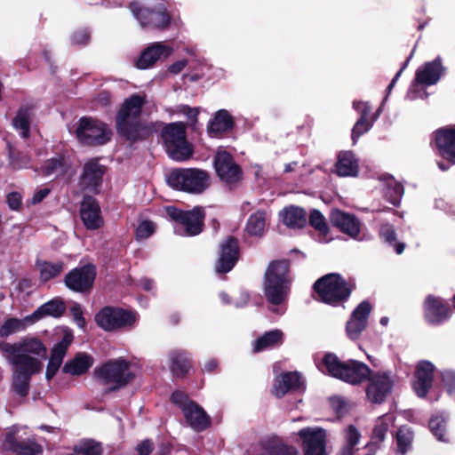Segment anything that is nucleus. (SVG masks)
<instances>
[{"label":"nucleus","mask_w":455,"mask_h":455,"mask_svg":"<svg viewBox=\"0 0 455 455\" xmlns=\"http://www.w3.org/2000/svg\"><path fill=\"white\" fill-rule=\"evenodd\" d=\"M146 103L145 94H133L124 101L117 113V132L130 140L146 139L156 131L152 124L140 121L142 107Z\"/></svg>","instance_id":"obj_2"},{"label":"nucleus","mask_w":455,"mask_h":455,"mask_svg":"<svg viewBox=\"0 0 455 455\" xmlns=\"http://www.w3.org/2000/svg\"><path fill=\"white\" fill-rule=\"evenodd\" d=\"M165 212L176 222V234L192 236L203 230L204 212L202 207L196 206L190 211H181L174 206H167Z\"/></svg>","instance_id":"obj_9"},{"label":"nucleus","mask_w":455,"mask_h":455,"mask_svg":"<svg viewBox=\"0 0 455 455\" xmlns=\"http://www.w3.org/2000/svg\"><path fill=\"white\" fill-rule=\"evenodd\" d=\"M37 267L40 271L41 279L44 281H48L57 276L63 269L62 262L51 263L42 261L37 263Z\"/></svg>","instance_id":"obj_43"},{"label":"nucleus","mask_w":455,"mask_h":455,"mask_svg":"<svg viewBox=\"0 0 455 455\" xmlns=\"http://www.w3.org/2000/svg\"><path fill=\"white\" fill-rule=\"evenodd\" d=\"M130 9L142 27L163 29L169 26L171 16L164 6L156 10L141 8L137 3H132Z\"/></svg>","instance_id":"obj_16"},{"label":"nucleus","mask_w":455,"mask_h":455,"mask_svg":"<svg viewBox=\"0 0 455 455\" xmlns=\"http://www.w3.org/2000/svg\"><path fill=\"white\" fill-rule=\"evenodd\" d=\"M412 438V432L410 428L405 427H401L396 433L397 451L404 454L411 449Z\"/></svg>","instance_id":"obj_46"},{"label":"nucleus","mask_w":455,"mask_h":455,"mask_svg":"<svg viewBox=\"0 0 455 455\" xmlns=\"http://www.w3.org/2000/svg\"><path fill=\"white\" fill-rule=\"evenodd\" d=\"M0 352L12 366L14 391L20 396H26L32 376L43 370L46 347L38 338L26 336L14 343H0Z\"/></svg>","instance_id":"obj_1"},{"label":"nucleus","mask_w":455,"mask_h":455,"mask_svg":"<svg viewBox=\"0 0 455 455\" xmlns=\"http://www.w3.org/2000/svg\"><path fill=\"white\" fill-rule=\"evenodd\" d=\"M331 403L337 411H339L341 410L342 404H343V401L341 398H339V397L332 398Z\"/></svg>","instance_id":"obj_64"},{"label":"nucleus","mask_w":455,"mask_h":455,"mask_svg":"<svg viewBox=\"0 0 455 455\" xmlns=\"http://www.w3.org/2000/svg\"><path fill=\"white\" fill-rule=\"evenodd\" d=\"M14 128L20 132L23 138H27L29 134L30 115L28 110H20L13 119Z\"/></svg>","instance_id":"obj_44"},{"label":"nucleus","mask_w":455,"mask_h":455,"mask_svg":"<svg viewBox=\"0 0 455 455\" xmlns=\"http://www.w3.org/2000/svg\"><path fill=\"white\" fill-rule=\"evenodd\" d=\"M314 288L321 301L335 306L349 298L355 283L346 281L339 274L331 273L318 279Z\"/></svg>","instance_id":"obj_5"},{"label":"nucleus","mask_w":455,"mask_h":455,"mask_svg":"<svg viewBox=\"0 0 455 455\" xmlns=\"http://www.w3.org/2000/svg\"><path fill=\"white\" fill-rule=\"evenodd\" d=\"M35 323V316H32V315H27L24 318H9L1 326L0 335L2 337H8L12 334L23 331Z\"/></svg>","instance_id":"obj_35"},{"label":"nucleus","mask_w":455,"mask_h":455,"mask_svg":"<svg viewBox=\"0 0 455 455\" xmlns=\"http://www.w3.org/2000/svg\"><path fill=\"white\" fill-rule=\"evenodd\" d=\"M7 203L12 210H18L21 204V196L17 192H12L7 196Z\"/></svg>","instance_id":"obj_56"},{"label":"nucleus","mask_w":455,"mask_h":455,"mask_svg":"<svg viewBox=\"0 0 455 455\" xmlns=\"http://www.w3.org/2000/svg\"><path fill=\"white\" fill-rule=\"evenodd\" d=\"M138 319L135 312L121 307H105L94 317L98 326L106 331L131 328Z\"/></svg>","instance_id":"obj_11"},{"label":"nucleus","mask_w":455,"mask_h":455,"mask_svg":"<svg viewBox=\"0 0 455 455\" xmlns=\"http://www.w3.org/2000/svg\"><path fill=\"white\" fill-rule=\"evenodd\" d=\"M64 310L65 306L61 301L51 300L42 305L31 315L32 316H35V322L36 323L41 318L46 315L58 317L62 315Z\"/></svg>","instance_id":"obj_38"},{"label":"nucleus","mask_w":455,"mask_h":455,"mask_svg":"<svg viewBox=\"0 0 455 455\" xmlns=\"http://www.w3.org/2000/svg\"><path fill=\"white\" fill-rule=\"evenodd\" d=\"M330 219L334 226L349 236L355 238L359 235L360 222L354 215L335 209L331 211Z\"/></svg>","instance_id":"obj_28"},{"label":"nucleus","mask_w":455,"mask_h":455,"mask_svg":"<svg viewBox=\"0 0 455 455\" xmlns=\"http://www.w3.org/2000/svg\"><path fill=\"white\" fill-rule=\"evenodd\" d=\"M68 166V160L61 156H58L56 157H53V158L48 160L45 163V165L44 167V173L45 175L63 174V173H65Z\"/></svg>","instance_id":"obj_41"},{"label":"nucleus","mask_w":455,"mask_h":455,"mask_svg":"<svg viewBox=\"0 0 455 455\" xmlns=\"http://www.w3.org/2000/svg\"><path fill=\"white\" fill-rule=\"evenodd\" d=\"M97 101L102 106H108L111 101L109 93L107 92H100L97 97Z\"/></svg>","instance_id":"obj_63"},{"label":"nucleus","mask_w":455,"mask_h":455,"mask_svg":"<svg viewBox=\"0 0 455 455\" xmlns=\"http://www.w3.org/2000/svg\"><path fill=\"white\" fill-rule=\"evenodd\" d=\"M429 427L432 433L439 441L445 442V419L443 417H434L430 419Z\"/></svg>","instance_id":"obj_48"},{"label":"nucleus","mask_w":455,"mask_h":455,"mask_svg":"<svg viewBox=\"0 0 455 455\" xmlns=\"http://www.w3.org/2000/svg\"><path fill=\"white\" fill-rule=\"evenodd\" d=\"M70 342L71 338L65 335L63 339L52 347L49 361L61 365Z\"/></svg>","instance_id":"obj_45"},{"label":"nucleus","mask_w":455,"mask_h":455,"mask_svg":"<svg viewBox=\"0 0 455 455\" xmlns=\"http://www.w3.org/2000/svg\"><path fill=\"white\" fill-rule=\"evenodd\" d=\"M95 275V267L88 264L69 272L65 278V283L70 290L84 292L92 287Z\"/></svg>","instance_id":"obj_18"},{"label":"nucleus","mask_w":455,"mask_h":455,"mask_svg":"<svg viewBox=\"0 0 455 455\" xmlns=\"http://www.w3.org/2000/svg\"><path fill=\"white\" fill-rule=\"evenodd\" d=\"M94 373L103 384L110 387L111 390L125 387L134 378L130 363L123 358L108 361L95 369Z\"/></svg>","instance_id":"obj_8"},{"label":"nucleus","mask_w":455,"mask_h":455,"mask_svg":"<svg viewBox=\"0 0 455 455\" xmlns=\"http://www.w3.org/2000/svg\"><path fill=\"white\" fill-rule=\"evenodd\" d=\"M187 65H188V60H178V61L172 63L169 67V71L172 74H174V75L179 74V73H180L185 68V67Z\"/></svg>","instance_id":"obj_60"},{"label":"nucleus","mask_w":455,"mask_h":455,"mask_svg":"<svg viewBox=\"0 0 455 455\" xmlns=\"http://www.w3.org/2000/svg\"><path fill=\"white\" fill-rule=\"evenodd\" d=\"M72 310L74 312V317H75V321H76V324L80 328H84L85 325V320L82 315V311L80 309V307L78 305H76L73 307Z\"/></svg>","instance_id":"obj_61"},{"label":"nucleus","mask_w":455,"mask_h":455,"mask_svg":"<svg viewBox=\"0 0 455 455\" xmlns=\"http://www.w3.org/2000/svg\"><path fill=\"white\" fill-rule=\"evenodd\" d=\"M170 361L171 371L176 377H183L190 368L188 358L181 352L174 351L171 353Z\"/></svg>","instance_id":"obj_39"},{"label":"nucleus","mask_w":455,"mask_h":455,"mask_svg":"<svg viewBox=\"0 0 455 455\" xmlns=\"http://www.w3.org/2000/svg\"><path fill=\"white\" fill-rule=\"evenodd\" d=\"M89 40V33L86 30H80L72 36V42L76 44H86Z\"/></svg>","instance_id":"obj_57"},{"label":"nucleus","mask_w":455,"mask_h":455,"mask_svg":"<svg viewBox=\"0 0 455 455\" xmlns=\"http://www.w3.org/2000/svg\"><path fill=\"white\" fill-rule=\"evenodd\" d=\"M322 371L350 384H358L369 378L371 370L363 363L351 360L341 363L334 355H326L323 360Z\"/></svg>","instance_id":"obj_4"},{"label":"nucleus","mask_w":455,"mask_h":455,"mask_svg":"<svg viewBox=\"0 0 455 455\" xmlns=\"http://www.w3.org/2000/svg\"><path fill=\"white\" fill-rule=\"evenodd\" d=\"M371 310V306L370 303L363 301L353 311L346 325V332L350 339H357L366 328Z\"/></svg>","instance_id":"obj_20"},{"label":"nucleus","mask_w":455,"mask_h":455,"mask_svg":"<svg viewBox=\"0 0 455 455\" xmlns=\"http://www.w3.org/2000/svg\"><path fill=\"white\" fill-rule=\"evenodd\" d=\"M11 165L14 169H22L29 166V157L21 152L10 153Z\"/></svg>","instance_id":"obj_49"},{"label":"nucleus","mask_w":455,"mask_h":455,"mask_svg":"<svg viewBox=\"0 0 455 455\" xmlns=\"http://www.w3.org/2000/svg\"><path fill=\"white\" fill-rule=\"evenodd\" d=\"M162 137L169 156L176 161H185L193 155V148L186 140V125L172 123L165 126Z\"/></svg>","instance_id":"obj_7"},{"label":"nucleus","mask_w":455,"mask_h":455,"mask_svg":"<svg viewBox=\"0 0 455 455\" xmlns=\"http://www.w3.org/2000/svg\"><path fill=\"white\" fill-rule=\"evenodd\" d=\"M178 111L188 117L191 124H196L199 113L198 108L183 105L179 107Z\"/></svg>","instance_id":"obj_55"},{"label":"nucleus","mask_w":455,"mask_h":455,"mask_svg":"<svg viewBox=\"0 0 455 455\" xmlns=\"http://www.w3.org/2000/svg\"><path fill=\"white\" fill-rule=\"evenodd\" d=\"M385 195L387 199L393 204H397L403 195V186L392 177L385 180Z\"/></svg>","instance_id":"obj_40"},{"label":"nucleus","mask_w":455,"mask_h":455,"mask_svg":"<svg viewBox=\"0 0 455 455\" xmlns=\"http://www.w3.org/2000/svg\"><path fill=\"white\" fill-rule=\"evenodd\" d=\"M173 52L172 46L156 42L147 47L138 60L136 66L140 69L151 68L157 60L168 58Z\"/></svg>","instance_id":"obj_21"},{"label":"nucleus","mask_w":455,"mask_h":455,"mask_svg":"<svg viewBox=\"0 0 455 455\" xmlns=\"http://www.w3.org/2000/svg\"><path fill=\"white\" fill-rule=\"evenodd\" d=\"M304 382L298 372H284L275 378L272 393L275 396L280 398L289 391L302 388Z\"/></svg>","instance_id":"obj_25"},{"label":"nucleus","mask_w":455,"mask_h":455,"mask_svg":"<svg viewBox=\"0 0 455 455\" xmlns=\"http://www.w3.org/2000/svg\"><path fill=\"white\" fill-rule=\"evenodd\" d=\"M393 423L394 416L391 414H387L379 418L373 430V438L382 442L385 439L389 426Z\"/></svg>","instance_id":"obj_47"},{"label":"nucleus","mask_w":455,"mask_h":455,"mask_svg":"<svg viewBox=\"0 0 455 455\" xmlns=\"http://www.w3.org/2000/svg\"><path fill=\"white\" fill-rule=\"evenodd\" d=\"M283 343V332L280 330H273L259 337L254 343V352L273 347Z\"/></svg>","instance_id":"obj_36"},{"label":"nucleus","mask_w":455,"mask_h":455,"mask_svg":"<svg viewBox=\"0 0 455 455\" xmlns=\"http://www.w3.org/2000/svg\"><path fill=\"white\" fill-rule=\"evenodd\" d=\"M425 315L428 322L439 323L449 315V309L440 299L428 296L425 300Z\"/></svg>","instance_id":"obj_29"},{"label":"nucleus","mask_w":455,"mask_h":455,"mask_svg":"<svg viewBox=\"0 0 455 455\" xmlns=\"http://www.w3.org/2000/svg\"><path fill=\"white\" fill-rule=\"evenodd\" d=\"M4 447L17 455H38L43 452V447L30 438L25 427L10 428L4 441Z\"/></svg>","instance_id":"obj_13"},{"label":"nucleus","mask_w":455,"mask_h":455,"mask_svg":"<svg viewBox=\"0 0 455 455\" xmlns=\"http://www.w3.org/2000/svg\"><path fill=\"white\" fill-rule=\"evenodd\" d=\"M155 225L153 222L149 220L141 221L137 229H136V236L138 239H146L149 237L155 231Z\"/></svg>","instance_id":"obj_50"},{"label":"nucleus","mask_w":455,"mask_h":455,"mask_svg":"<svg viewBox=\"0 0 455 455\" xmlns=\"http://www.w3.org/2000/svg\"><path fill=\"white\" fill-rule=\"evenodd\" d=\"M444 71L445 68L443 66L440 57L424 63L416 70L415 79L408 91L407 97L410 100L427 97L426 92H423L422 94L419 92V86L435 84L443 76Z\"/></svg>","instance_id":"obj_12"},{"label":"nucleus","mask_w":455,"mask_h":455,"mask_svg":"<svg viewBox=\"0 0 455 455\" xmlns=\"http://www.w3.org/2000/svg\"><path fill=\"white\" fill-rule=\"evenodd\" d=\"M435 142L438 153L451 164H455V126L445 127L435 132Z\"/></svg>","instance_id":"obj_22"},{"label":"nucleus","mask_w":455,"mask_h":455,"mask_svg":"<svg viewBox=\"0 0 455 455\" xmlns=\"http://www.w3.org/2000/svg\"><path fill=\"white\" fill-rule=\"evenodd\" d=\"M50 193V189L47 188H40L36 191L32 196L31 203L33 204H39L42 202Z\"/></svg>","instance_id":"obj_58"},{"label":"nucleus","mask_w":455,"mask_h":455,"mask_svg":"<svg viewBox=\"0 0 455 455\" xmlns=\"http://www.w3.org/2000/svg\"><path fill=\"white\" fill-rule=\"evenodd\" d=\"M434 365L427 361L419 363L415 371L413 389L418 396L425 397L432 386L434 376Z\"/></svg>","instance_id":"obj_24"},{"label":"nucleus","mask_w":455,"mask_h":455,"mask_svg":"<svg viewBox=\"0 0 455 455\" xmlns=\"http://www.w3.org/2000/svg\"><path fill=\"white\" fill-rule=\"evenodd\" d=\"M102 451L101 443L91 439L81 441L74 448L78 455H101Z\"/></svg>","instance_id":"obj_42"},{"label":"nucleus","mask_w":455,"mask_h":455,"mask_svg":"<svg viewBox=\"0 0 455 455\" xmlns=\"http://www.w3.org/2000/svg\"><path fill=\"white\" fill-rule=\"evenodd\" d=\"M60 367V364L49 361L45 371L46 379H52L59 371Z\"/></svg>","instance_id":"obj_59"},{"label":"nucleus","mask_w":455,"mask_h":455,"mask_svg":"<svg viewBox=\"0 0 455 455\" xmlns=\"http://www.w3.org/2000/svg\"><path fill=\"white\" fill-rule=\"evenodd\" d=\"M380 236L386 242L392 244L395 242V232L393 226L389 224H384L380 228Z\"/></svg>","instance_id":"obj_52"},{"label":"nucleus","mask_w":455,"mask_h":455,"mask_svg":"<svg viewBox=\"0 0 455 455\" xmlns=\"http://www.w3.org/2000/svg\"><path fill=\"white\" fill-rule=\"evenodd\" d=\"M297 435L301 441L304 455H327L325 429L320 427H304Z\"/></svg>","instance_id":"obj_15"},{"label":"nucleus","mask_w":455,"mask_h":455,"mask_svg":"<svg viewBox=\"0 0 455 455\" xmlns=\"http://www.w3.org/2000/svg\"><path fill=\"white\" fill-rule=\"evenodd\" d=\"M92 363L93 358L90 355L79 353L64 365L63 371L71 375H81L86 372Z\"/></svg>","instance_id":"obj_34"},{"label":"nucleus","mask_w":455,"mask_h":455,"mask_svg":"<svg viewBox=\"0 0 455 455\" xmlns=\"http://www.w3.org/2000/svg\"><path fill=\"white\" fill-rule=\"evenodd\" d=\"M105 166L97 159H90L84 164L79 184L83 189L95 190L101 183Z\"/></svg>","instance_id":"obj_23"},{"label":"nucleus","mask_w":455,"mask_h":455,"mask_svg":"<svg viewBox=\"0 0 455 455\" xmlns=\"http://www.w3.org/2000/svg\"><path fill=\"white\" fill-rule=\"evenodd\" d=\"M167 183L173 188L190 194H202L211 184L209 173L197 168H181L172 171Z\"/></svg>","instance_id":"obj_6"},{"label":"nucleus","mask_w":455,"mask_h":455,"mask_svg":"<svg viewBox=\"0 0 455 455\" xmlns=\"http://www.w3.org/2000/svg\"><path fill=\"white\" fill-rule=\"evenodd\" d=\"M360 434L355 427L349 426L346 430L347 447L353 448L359 441Z\"/></svg>","instance_id":"obj_54"},{"label":"nucleus","mask_w":455,"mask_h":455,"mask_svg":"<svg viewBox=\"0 0 455 455\" xmlns=\"http://www.w3.org/2000/svg\"><path fill=\"white\" fill-rule=\"evenodd\" d=\"M336 172L341 177H355L358 174V163L351 151H344L339 154Z\"/></svg>","instance_id":"obj_31"},{"label":"nucleus","mask_w":455,"mask_h":455,"mask_svg":"<svg viewBox=\"0 0 455 455\" xmlns=\"http://www.w3.org/2000/svg\"><path fill=\"white\" fill-rule=\"evenodd\" d=\"M290 285L288 261L271 262L265 273L264 282V292L267 301L274 306L281 305L287 298Z\"/></svg>","instance_id":"obj_3"},{"label":"nucleus","mask_w":455,"mask_h":455,"mask_svg":"<svg viewBox=\"0 0 455 455\" xmlns=\"http://www.w3.org/2000/svg\"><path fill=\"white\" fill-rule=\"evenodd\" d=\"M238 259L237 240L229 237L220 245V258L216 265L218 273H227L235 266Z\"/></svg>","instance_id":"obj_26"},{"label":"nucleus","mask_w":455,"mask_h":455,"mask_svg":"<svg viewBox=\"0 0 455 455\" xmlns=\"http://www.w3.org/2000/svg\"><path fill=\"white\" fill-rule=\"evenodd\" d=\"M172 401L181 410L188 425L192 429L201 432L210 427V417L199 404L190 400L185 393L181 391L173 392Z\"/></svg>","instance_id":"obj_10"},{"label":"nucleus","mask_w":455,"mask_h":455,"mask_svg":"<svg viewBox=\"0 0 455 455\" xmlns=\"http://www.w3.org/2000/svg\"><path fill=\"white\" fill-rule=\"evenodd\" d=\"M267 214L264 211H258L248 219L245 230L252 236H261L266 228Z\"/></svg>","instance_id":"obj_37"},{"label":"nucleus","mask_w":455,"mask_h":455,"mask_svg":"<svg viewBox=\"0 0 455 455\" xmlns=\"http://www.w3.org/2000/svg\"><path fill=\"white\" fill-rule=\"evenodd\" d=\"M214 165L218 176L224 182L232 184L241 179L239 166L234 162L231 155L225 150L217 152Z\"/></svg>","instance_id":"obj_19"},{"label":"nucleus","mask_w":455,"mask_h":455,"mask_svg":"<svg viewBox=\"0 0 455 455\" xmlns=\"http://www.w3.org/2000/svg\"><path fill=\"white\" fill-rule=\"evenodd\" d=\"M394 379L387 373H377L369 379L366 395L370 402L382 403L391 394Z\"/></svg>","instance_id":"obj_17"},{"label":"nucleus","mask_w":455,"mask_h":455,"mask_svg":"<svg viewBox=\"0 0 455 455\" xmlns=\"http://www.w3.org/2000/svg\"><path fill=\"white\" fill-rule=\"evenodd\" d=\"M139 455H149L153 451V444L150 441L145 440L138 445ZM169 452V447H164L161 455H166Z\"/></svg>","instance_id":"obj_53"},{"label":"nucleus","mask_w":455,"mask_h":455,"mask_svg":"<svg viewBox=\"0 0 455 455\" xmlns=\"http://www.w3.org/2000/svg\"><path fill=\"white\" fill-rule=\"evenodd\" d=\"M412 56V53L411 54V56L407 59V60L403 63V67L400 68V70L396 73V75L394 76V78L392 79L391 83L389 84L388 87H387V92L388 93L392 91V89L394 88L395 84H396L397 80L399 79L401 74L403 73V71L406 68Z\"/></svg>","instance_id":"obj_62"},{"label":"nucleus","mask_w":455,"mask_h":455,"mask_svg":"<svg viewBox=\"0 0 455 455\" xmlns=\"http://www.w3.org/2000/svg\"><path fill=\"white\" fill-rule=\"evenodd\" d=\"M283 223L290 228H301L307 223V214L302 208L289 206L280 212Z\"/></svg>","instance_id":"obj_33"},{"label":"nucleus","mask_w":455,"mask_h":455,"mask_svg":"<svg viewBox=\"0 0 455 455\" xmlns=\"http://www.w3.org/2000/svg\"><path fill=\"white\" fill-rule=\"evenodd\" d=\"M233 127V119L225 109L217 111L208 125V133L212 137H217L230 131Z\"/></svg>","instance_id":"obj_30"},{"label":"nucleus","mask_w":455,"mask_h":455,"mask_svg":"<svg viewBox=\"0 0 455 455\" xmlns=\"http://www.w3.org/2000/svg\"><path fill=\"white\" fill-rule=\"evenodd\" d=\"M81 219L87 228L97 229L103 225L97 202L90 196L84 197L80 209Z\"/></svg>","instance_id":"obj_27"},{"label":"nucleus","mask_w":455,"mask_h":455,"mask_svg":"<svg viewBox=\"0 0 455 455\" xmlns=\"http://www.w3.org/2000/svg\"><path fill=\"white\" fill-rule=\"evenodd\" d=\"M354 108L360 113L361 116L358 119V121L354 125L353 131H352V139L354 143L357 140V139L370 130L371 127L372 122H370L368 120V115L370 113V107L368 106V103L358 101L354 102Z\"/></svg>","instance_id":"obj_32"},{"label":"nucleus","mask_w":455,"mask_h":455,"mask_svg":"<svg viewBox=\"0 0 455 455\" xmlns=\"http://www.w3.org/2000/svg\"><path fill=\"white\" fill-rule=\"evenodd\" d=\"M310 224L315 227L319 231H325L326 224L324 221L323 216L320 213V212L314 210L309 217Z\"/></svg>","instance_id":"obj_51"},{"label":"nucleus","mask_w":455,"mask_h":455,"mask_svg":"<svg viewBox=\"0 0 455 455\" xmlns=\"http://www.w3.org/2000/svg\"><path fill=\"white\" fill-rule=\"evenodd\" d=\"M76 134L85 145H103L111 138V131L105 124L89 117L80 119Z\"/></svg>","instance_id":"obj_14"}]
</instances>
